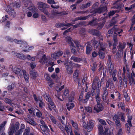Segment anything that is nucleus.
Masks as SVG:
<instances>
[{
  "label": "nucleus",
  "mask_w": 135,
  "mask_h": 135,
  "mask_svg": "<svg viewBox=\"0 0 135 135\" xmlns=\"http://www.w3.org/2000/svg\"><path fill=\"white\" fill-rule=\"evenodd\" d=\"M93 45L94 46V49L96 50L98 49L99 50V55L100 58L101 59H103L105 56V54L104 52V50L105 48L107 47V45L103 43L98 44H99L98 46L97 45L98 42L95 40H92Z\"/></svg>",
  "instance_id": "1"
},
{
  "label": "nucleus",
  "mask_w": 135,
  "mask_h": 135,
  "mask_svg": "<svg viewBox=\"0 0 135 135\" xmlns=\"http://www.w3.org/2000/svg\"><path fill=\"white\" fill-rule=\"evenodd\" d=\"M41 18L42 20L45 22H46L47 21V19L46 17L43 15L41 16Z\"/></svg>",
  "instance_id": "63"
},
{
  "label": "nucleus",
  "mask_w": 135,
  "mask_h": 135,
  "mask_svg": "<svg viewBox=\"0 0 135 135\" xmlns=\"http://www.w3.org/2000/svg\"><path fill=\"white\" fill-rule=\"evenodd\" d=\"M71 24H65L64 23H57L56 25V26L57 27H62L64 26H70Z\"/></svg>",
  "instance_id": "30"
},
{
  "label": "nucleus",
  "mask_w": 135,
  "mask_h": 135,
  "mask_svg": "<svg viewBox=\"0 0 135 135\" xmlns=\"http://www.w3.org/2000/svg\"><path fill=\"white\" fill-rule=\"evenodd\" d=\"M94 123V122L93 120H89L87 124L86 123H84L83 127L84 128L87 129V131L90 132L93 129Z\"/></svg>",
  "instance_id": "6"
},
{
  "label": "nucleus",
  "mask_w": 135,
  "mask_h": 135,
  "mask_svg": "<svg viewBox=\"0 0 135 135\" xmlns=\"http://www.w3.org/2000/svg\"><path fill=\"white\" fill-rule=\"evenodd\" d=\"M65 38L66 41L70 44V48L71 52L74 54H75L76 53V48L74 46L73 43L71 42V38L69 36H67Z\"/></svg>",
  "instance_id": "8"
},
{
  "label": "nucleus",
  "mask_w": 135,
  "mask_h": 135,
  "mask_svg": "<svg viewBox=\"0 0 135 135\" xmlns=\"http://www.w3.org/2000/svg\"><path fill=\"white\" fill-rule=\"evenodd\" d=\"M30 129L29 128L26 129L25 130V132L24 133L23 135H33V134L31 133L29 134Z\"/></svg>",
  "instance_id": "46"
},
{
  "label": "nucleus",
  "mask_w": 135,
  "mask_h": 135,
  "mask_svg": "<svg viewBox=\"0 0 135 135\" xmlns=\"http://www.w3.org/2000/svg\"><path fill=\"white\" fill-rule=\"evenodd\" d=\"M129 83L130 84H135V82L134 79L133 78L131 79L130 80Z\"/></svg>",
  "instance_id": "60"
},
{
  "label": "nucleus",
  "mask_w": 135,
  "mask_h": 135,
  "mask_svg": "<svg viewBox=\"0 0 135 135\" xmlns=\"http://www.w3.org/2000/svg\"><path fill=\"white\" fill-rule=\"evenodd\" d=\"M47 2L51 4V6L53 8H59L58 6L53 5L52 4L55 3V2L54 0H47Z\"/></svg>",
  "instance_id": "24"
},
{
  "label": "nucleus",
  "mask_w": 135,
  "mask_h": 135,
  "mask_svg": "<svg viewBox=\"0 0 135 135\" xmlns=\"http://www.w3.org/2000/svg\"><path fill=\"white\" fill-rule=\"evenodd\" d=\"M38 8L40 10H42L44 7L46 5V4L42 2H40L37 3Z\"/></svg>",
  "instance_id": "22"
},
{
  "label": "nucleus",
  "mask_w": 135,
  "mask_h": 135,
  "mask_svg": "<svg viewBox=\"0 0 135 135\" xmlns=\"http://www.w3.org/2000/svg\"><path fill=\"white\" fill-rule=\"evenodd\" d=\"M115 124L116 126V128L117 129H118V132L116 135H122V130L120 128L121 126V124L120 123V120H116L115 122Z\"/></svg>",
  "instance_id": "13"
},
{
  "label": "nucleus",
  "mask_w": 135,
  "mask_h": 135,
  "mask_svg": "<svg viewBox=\"0 0 135 135\" xmlns=\"http://www.w3.org/2000/svg\"><path fill=\"white\" fill-rule=\"evenodd\" d=\"M5 9L6 11L8 12L9 14L12 16H15L16 15V13L11 7H5Z\"/></svg>",
  "instance_id": "20"
},
{
  "label": "nucleus",
  "mask_w": 135,
  "mask_h": 135,
  "mask_svg": "<svg viewBox=\"0 0 135 135\" xmlns=\"http://www.w3.org/2000/svg\"><path fill=\"white\" fill-rule=\"evenodd\" d=\"M98 128L99 131V135H101L103 130L102 125L100 124H99L98 126Z\"/></svg>",
  "instance_id": "26"
},
{
  "label": "nucleus",
  "mask_w": 135,
  "mask_h": 135,
  "mask_svg": "<svg viewBox=\"0 0 135 135\" xmlns=\"http://www.w3.org/2000/svg\"><path fill=\"white\" fill-rule=\"evenodd\" d=\"M33 97L36 101L37 102H39V107H41L45 105V104L42 101V99L41 97H39L37 99L35 95H33Z\"/></svg>",
  "instance_id": "14"
},
{
  "label": "nucleus",
  "mask_w": 135,
  "mask_h": 135,
  "mask_svg": "<svg viewBox=\"0 0 135 135\" xmlns=\"http://www.w3.org/2000/svg\"><path fill=\"white\" fill-rule=\"evenodd\" d=\"M74 42L75 44L76 45V46L77 47H80V48L81 49H83V47L82 46H81L79 44V43L78 41H74Z\"/></svg>",
  "instance_id": "54"
},
{
  "label": "nucleus",
  "mask_w": 135,
  "mask_h": 135,
  "mask_svg": "<svg viewBox=\"0 0 135 135\" xmlns=\"http://www.w3.org/2000/svg\"><path fill=\"white\" fill-rule=\"evenodd\" d=\"M43 96L46 99L47 101V100H48V98L50 97L49 95L46 94H45Z\"/></svg>",
  "instance_id": "62"
},
{
  "label": "nucleus",
  "mask_w": 135,
  "mask_h": 135,
  "mask_svg": "<svg viewBox=\"0 0 135 135\" xmlns=\"http://www.w3.org/2000/svg\"><path fill=\"white\" fill-rule=\"evenodd\" d=\"M90 95V93L89 92H88L86 95V99H84L83 101V103H85L87 102L88 101V99H89V97Z\"/></svg>",
  "instance_id": "33"
},
{
  "label": "nucleus",
  "mask_w": 135,
  "mask_h": 135,
  "mask_svg": "<svg viewBox=\"0 0 135 135\" xmlns=\"http://www.w3.org/2000/svg\"><path fill=\"white\" fill-rule=\"evenodd\" d=\"M31 77L33 79H35L38 76L37 73L34 72H31Z\"/></svg>",
  "instance_id": "42"
},
{
  "label": "nucleus",
  "mask_w": 135,
  "mask_h": 135,
  "mask_svg": "<svg viewBox=\"0 0 135 135\" xmlns=\"http://www.w3.org/2000/svg\"><path fill=\"white\" fill-rule=\"evenodd\" d=\"M70 123L72 124L73 127H74L75 129V130H77L78 129V128L77 124L76 123L74 122L72 120H70Z\"/></svg>",
  "instance_id": "34"
},
{
  "label": "nucleus",
  "mask_w": 135,
  "mask_h": 135,
  "mask_svg": "<svg viewBox=\"0 0 135 135\" xmlns=\"http://www.w3.org/2000/svg\"><path fill=\"white\" fill-rule=\"evenodd\" d=\"M36 116L38 117H41L42 114L38 110V111L36 113Z\"/></svg>",
  "instance_id": "55"
},
{
  "label": "nucleus",
  "mask_w": 135,
  "mask_h": 135,
  "mask_svg": "<svg viewBox=\"0 0 135 135\" xmlns=\"http://www.w3.org/2000/svg\"><path fill=\"white\" fill-rule=\"evenodd\" d=\"M56 52H54L51 54V57H50V62H53L55 61L56 60L58 59Z\"/></svg>",
  "instance_id": "21"
},
{
  "label": "nucleus",
  "mask_w": 135,
  "mask_h": 135,
  "mask_svg": "<svg viewBox=\"0 0 135 135\" xmlns=\"http://www.w3.org/2000/svg\"><path fill=\"white\" fill-rule=\"evenodd\" d=\"M105 131L104 134L105 135H110L112 133L110 131H109V127L108 126H106L105 127Z\"/></svg>",
  "instance_id": "25"
},
{
  "label": "nucleus",
  "mask_w": 135,
  "mask_h": 135,
  "mask_svg": "<svg viewBox=\"0 0 135 135\" xmlns=\"http://www.w3.org/2000/svg\"><path fill=\"white\" fill-rule=\"evenodd\" d=\"M65 66H67V72L69 74H71L73 72V71L71 68L73 66V64L72 62H69V65H67L65 63Z\"/></svg>",
  "instance_id": "19"
},
{
  "label": "nucleus",
  "mask_w": 135,
  "mask_h": 135,
  "mask_svg": "<svg viewBox=\"0 0 135 135\" xmlns=\"http://www.w3.org/2000/svg\"><path fill=\"white\" fill-rule=\"evenodd\" d=\"M24 73L23 74V75L24 78L27 83L28 82V81L29 79V76L28 74L26 73V71H24Z\"/></svg>",
  "instance_id": "27"
},
{
  "label": "nucleus",
  "mask_w": 135,
  "mask_h": 135,
  "mask_svg": "<svg viewBox=\"0 0 135 135\" xmlns=\"http://www.w3.org/2000/svg\"><path fill=\"white\" fill-rule=\"evenodd\" d=\"M47 101L48 102V108L50 110H53L55 111L56 109L55 105L50 97L48 98Z\"/></svg>",
  "instance_id": "9"
},
{
  "label": "nucleus",
  "mask_w": 135,
  "mask_h": 135,
  "mask_svg": "<svg viewBox=\"0 0 135 135\" xmlns=\"http://www.w3.org/2000/svg\"><path fill=\"white\" fill-rule=\"evenodd\" d=\"M6 123V121H4L1 124L0 126V131L4 129V126Z\"/></svg>",
  "instance_id": "45"
},
{
  "label": "nucleus",
  "mask_w": 135,
  "mask_h": 135,
  "mask_svg": "<svg viewBox=\"0 0 135 135\" xmlns=\"http://www.w3.org/2000/svg\"><path fill=\"white\" fill-rule=\"evenodd\" d=\"M41 11H42L44 14H46V15H49V14L48 11L46 9H44V8Z\"/></svg>",
  "instance_id": "61"
},
{
  "label": "nucleus",
  "mask_w": 135,
  "mask_h": 135,
  "mask_svg": "<svg viewBox=\"0 0 135 135\" xmlns=\"http://www.w3.org/2000/svg\"><path fill=\"white\" fill-rule=\"evenodd\" d=\"M68 99L69 102L66 105L67 109L69 110H70L73 108L75 106V105L74 103L73 98V97L69 98Z\"/></svg>",
  "instance_id": "10"
},
{
  "label": "nucleus",
  "mask_w": 135,
  "mask_h": 135,
  "mask_svg": "<svg viewBox=\"0 0 135 135\" xmlns=\"http://www.w3.org/2000/svg\"><path fill=\"white\" fill-rule=\"evenodd\" d=\"M97 120L102 125H105L107 124L105 121L104 119L100 118H98L97 119Z\"/></svg>",
  "instance_id": "41"
},
{
  "label": "nucleus",
  "mask_w": 135,
  "mask_h": 135,
  "mask_svg": "<svg viewBox=\"0 0 135 135\" xmlns=\"http://www.w3.org/2000/svg\"><path fill=\"white\" fill-rule=\"evenodd\" d=\"M56 54H57V56L58 58L59 56H61L63 54V52L62 51H58L57 52H56Z\"/></svg>",
  "instance_id": "57"
},
{
  "label": "nucleus",
  "mask_w": 135,
  "mask_h": 135,
  "mask_svg": "<svg viewBox=\"0 0 135 135\" xmlns=\"http://www.w3.org/2000/svg\"><path fill=\"white\" fill-rule=\"evenodd\" d=\"M40 62L42 64L47 63L52 66H53L54 65L53 62H50V57L49 56L46 57L45 55H44L40 59Z\"/></svg>",
  "instance_id": "7"
},
{
  "label": "nucleus",
  "mask_w": 135,
  "mask_h": 135,
  "mask_svg": "<svg viewBox=\"0 0 135 135\" xmlns=\"http://www.w3.org/2000/svg\"><path fill=\"white\" fill-rule=\"evenodd\" d=\"M15 55L20 59H23V60L26 59V58L24 56V55L23 54H19L16 53L15 54Z\"/></svg>",
  "instance_id": "35"
},
{
  "label": "nucleus",
  "mask_w": 135,
  "mask_h": 135,
  "mask_svg": "<svg viewBox=\"0 0 135 135\" xmlns=\"http://www.w3.org/2000/svg\"><path fill=\"white\" fill-rule=\"evenodd\" d=\"M79 71L78 70H76L74 74V78L75 81L77 80V77L78 75Z\"/></svg>",
  "instance_id": "37"
},
{
  "label": "nucleus",
  "mask_w": 135,
  "mask_h": 135,
  "mask_svg": "<svg viewBox=\"0 0 135 135\" xmlns=\"http://www.w3.org/2000/svg\"><path fill=\"white\" fill-rule=\"evenodd\" d=\"M107 95L108 92L107 89L105 88L104 89V93L103 95V98L104 100H105L107 99Z\"/></svg>",
  "instance_id": "28"
},
{
  "label": "nucleus",
  "mask_w": 135,
  "mask_h": 135,
  "mask_svg": "<svg viewBox=\"0 0 135 135\" xmlns=\"http://www.w3.org/2000/svg\"><path fill=\"white\" fill-rule=\"evenodd\" d=\"M44 77L49 82L52 83V80L50 79L49 75L47 74H46L45 75Z\"/></svg>",
  "instance_id": "40"
},
{
  "label": "nucleus",
  "mask_w": 135,
  "mask_h": 135,
  "mask_svg": "<svg viewBox=\"0 0 135 135\" xmlns=\"http://www.w3.org/2000/svg\"><path fill=\"white\" fill-rule=\"evenodd\" d=\"M126 46L125 44H123L119 43V45L118 50L121 51L123 50L125 47Z\"/></svg>",
  "instance_id": "31"
},
{
  "label": "nucleus",
  "mask_w": 135,
  "mask_h": 135,
  "mask_svg": "<svg viewBox=\"0 0 135 135\" xmlns=\"http://www.w3.org/2000/svg\"><path fill=\"white\" fill-rule=\"evenodd\" d=\"M24 71L22 70H21L20 69L17 68H14L13 69V71L14 73L15 74H17L20 77L23 76V74L24 73Z\"/></svg>",
  "instance_id": "16"
},
{
  "label": "nucleus",
  "mask_w": 135,
  "mask_h": 135,
  "mask_svg": "<svg viewBox=\"0 0 135 135\" xmlns=\"http://www.w3.org/2000/svg\"><path fill=\"white\" fill-rule=\"evenodd\" d=\"M98 90V89H97V95L95 96V98L97 104L100 103V98L99 96V94Z\"/></svg>",
  "instance_id": "36"
},
{
  "label": "nucleus",
  "mask_w": 135,
  "mask_h": 135,
  "mask_svg": "<svg viewBox=\"0 0 135 135\" xmlns=\"http://www.w3.org/2000/svg\"><path fill=\"white\" fill-rule=\"evenodd\" d=\"M41 128L44 132H47L48 131V128L47 126L46 125H45L44 126H41Z\"/></svg>",
  "instance_id": "39"
},
{
  "label": "nucleus",
  "mask_w": 135,
  "mask_h": 135,
  "mask_svg": "<svg viewBox=\"0 0 135 135\" xmlns=\"http://www.w3.org/2000/svg\"><path fill=\"white\" fill-rule=\"evenodd\" d=\"M6 39L8 41L12 42L13 41L16 43L17 44H21V47H23L24 48L26 49V50H24L25 52L28 51L30 50H32L33 48V47L32 46H26L27 43L25 41H19L15 39L13 40L10 37L7 36L6 38Z\"/></svg>",
  "instance_id": "2"
},
{
  "label": "nucleus",
  "mask_w": 135,
  "mask_h": 135,
  "mask_svg": "<svg viewBox=\"0 0 135 135\" xmlns=\"http://www.w3.org/2000/svg\"><path fill=\"white\" fill-rule=\"evenodd\" d=\"M12 5H13V7L16 8L19 7L20 6V4L18 2H16L15 3L12 4Z\"/></svg>",
  "instance_id": "51"
},
{
  "label": "nucleus",
  "mask_w": 135,
  "mask_h": 135,
  "mask_svg": "<svg viewBox=\"0 0 135 135\" xmlns=\"http://www.w3.org/2000/svg\"><path fill=\"white\" fill-rule=\"evenodd\" d=\"M51 77L52 78L54 79L55 80H57L58 79L57 75L55 74H52L51 76Z\"/></svg>",
  "instance_id": "53"
},
{
  "label": "nucleus",
  "mask_w": 135,
  "mask_h": 135,
  "mask_svg": "<svg viewBox=\"0 0 135 135\" xmlns=\"http://www.w3.org/2000/svg\"><path fill=\"white\" fill-rule=\"evenodd\" d=\"M4 101L5 102L9 104H10L11 102V100L7 98H5Z\"/></svg>",
  "instance_id": "59"
},
{
  "label": "nucleus",
  "mask_w": 135,
  "mask_h": 135,
  "mask_svg": "<svg viewBox=\"0 0 135 135\" xmlns=\"http://www.w3.org/2000/svg\"><path fill=\"white\" fill-rule=\"evenodd\" d=\"M28 118H25L24 119L28 123L30 124L31 125L35 126L36 125V123L33 120V119L29 117V115L28 116Z\"/></svg>",
  "instance_id": "15"
},
{
  "label": "nucleus",
  "mask_w": 135,
  "mask_h": 135,
  "mask_svg": "<svg viewBox=\"0 0 135 135\" xmlns=\"http://www.w3.org/2000/svg\"><path fill=\"white\" fill-rule=\"evenodd\" d=\"M19 124L18 122H16L15 125L14 126L13 124H11L9 128V135H13L14 132L17 131L19 128Z\"/></svg>",
  "instance_id": "4"
},
{
  "label": "nucleus",
  "mask_w": 135,
  "mask_h": 135,
  "mask_svg": "<svg viewBox=\"0 0 135 135\" xmlns=\"http://www.w3.org/2000/svg\"><path fill=\"white\" fill-rule=\"evenodd\" d=\"M87 112L89 113H91L92 110L91 108L90 107H87L85 108Z\"/></svg>",
  "instance_id": "49"
},
{
  "label": "nucleus",
  "mask_w": 135,
  "mask_h": 135,
  "mask_svg": "<svg viewBox=\"0 0 135 135\" xmlns=\"http://www.w3.org/2000/svg\"><path fill=\"white\" fill-rule=\"evenodd\" d=\"M113 29H112L110 30H109L107 33V37H109L110 36H111L112 34L113 33Z\"/></svg>",
  "instance_id": "52"
},
{
  "label": "nucleus",
  "mask_w": 135,
  "mask_h": 135,
  "mask_svg": "<svg viewBox=\"0 0 135 135\" xmlns=\"http://www.w3.org/2000/svg\"><path fill=\"white\" fill-rule=\"evenodd\" d=\"M128 120L127 121L128 123H128L129 126L130 127H132V125L131 123V122L130 121L132 119L131 117L130 116H128Z\"/></svg>",
  "instance_id": "48"
},
{
  "label": "nucleus",
  "mask_w": 135,
  "mask_h": 135,
  "mask_svg": "<svg viewBox=\"0 0 135 135\" xmlns=\"http://www.w3.org/2000/svg\"><path fill=\"white\" fill-rule=\"evenodd\" d=\"M123 94L126 101L127 102L129 101V100L130 98L127 93L126 92H124Z\"/></svg>",
  "instance_id": "43"
},
{
  "label": "nucleus",
  "mask_w": 135,
  "mask_h": 135,
  "mask_svg": "<svg viewBox=\"0 0 135 135\" xmlns=\"http://www.w3.org/2000/svg\"><path fill=\"white\" fill-rule=\"evenodd\" d=\"M98 3L97 2L95 3L93 6V11H92L94 13H100L102 12H104L107 10V8L106 7L102 8V9L99 8L98 9H96L98 5Z\"/></svg>",
  "instance_id": "5"
},
{
  "label": "nucleus",
  "mask_w": 135,
  "mask_h": 135,
  "mask_svg": "<svg viewBox=\"0 0 135 135\" xmlns=\"http://www.w3.org/2000/svg\"><path fill=\"white\" fill-rule=\"evenodd\" d=\"M26 4H25V7H28V9L30 11L32 12H35L37 11V9L35 7L30 0H26L25 1Z\"/></svg>",
  "instance_id": "3"
},
{
  "label": "nucleus",
  "mask_w": 135,
  "mask_h": 135,
  "mask_svg": "<svg viewBox=\"0 0 135 135\" xmlns=\"http://www.w3.org/2000/svg\"><path fill=\"white\" fill-rule=\"evenodd\" d=\"M98 55V53L95 51H94L92 53V56L93 57H96Z\"/></svg>",
  "instance_id": "58"
},
{
  "label": "nucleus",
  "mask_w": 135,
  "mask_h": 135,
  "mask_svg": "<svg viewBox=\"0 0 135 135\" xmlns=\"http://www.w3.org/2000/svg\"><path fill=\"white\" fill-rule=\"evenodd\" d=\"M99 85H93V88L91 90V95L92 96L97 95V89H98L99 94H100V90Z\"/></svg>",
  "instance_id": "11"
},
{
  "label": "nucleus",
  "mask_w": 135,
  "mask_h": 135,
  "mask_svg": "<svg viewBox=\"0 0 135 135\" xmlns=\"http://www.w3.org/2000/svg\"><path fill=\"white\" fill-rule=\"evenodd\" d=\"M69 95V91L68 89H65L64 90L62 96L65 98L68 97Z\"/></svg>",
  "instance_id": "32"
},
{
  "label": "nucleus",
  "mask_w": 135,
  "mask_h": 135,
  "mask_svg": "<svg viewBox=\"0 0 135 135\" xmlns=\"http://www.w3.org/2000/svg\"><path fill=\"white\" fill-rule=\"evenodd\" d=\"M113 39L114 43L113 45V49L112 50V52L113 53H115L117 51L116 46L117 44L118 43L117 38L116 36L113 37Z\"/></svg>",
  "instance_id": "18"
},
{
  "label": "nucleus",
  "mask_w": 135,
  "mask_h": 135,
  "mask_svg": "<svg viewBox=\"0 0 135 135\" xmlns=\"http://www.w3.org/2000/svg\"><path fill=\"white\" fill-rule=\"evenodd\" d=\"M49 116L50 119L51 120L52 123L55 124L57 125L58 122L56 120L55 118L51 115H50Z\"/></svg>",
  "instance_id": "29"
},
{
  "label": "nucleus",
  "mask_w": 135,
  "mask_h": 135,
  "mask_svg": "<svg viewBox=\"0 0 135 135\" xmlns=\"http://www.w3.org/2000/svg\"><path fill=\"white\" fill-rule=\"evenodd\" d=\"M135 7V4H133L131 5L130 7H126L125 8V9L126 11H129L131 10L132 8Z\"/></svg>",
  "instance_id": "50"
},
{
  "label": "nucleus",
  "mask_w": 135,
  "mask_h": 135,
  "mask_svg": "<svg viewBox=\"0 0 135 135\" xmlns=\"http://www.w3.org/2000/svg\"><path fill=\"white\" fill-rule=\"evenodd\" d=\"M15 113L18 114H22L23 113V111L22 110H20L18 111H15Z\"/></svg>",
  "instance_id": "56"
},
{
  "label": "nucleus",
  "mask_w": 135,
  "mask_h": 135,
  "mask_svg": "<svg viewBox=\"0 0 135 135\" xmlns=\"http://www.w3.org/2000/svg\"><path fill=\"white\" fill-rule=\"evenodd\" d=\"M64 88V86L63 85H57L55 87V89L56 91H57V94H55V96L58 99L61 101H62V100L61 99H60L59 97V92L61 91Z\"/></svg>",
  "instance_id": "12"
},
{
  "label": "nucleus",
  "mask_w": 135,
  "mask_h": 135,
  "mask_svg": "<svg viewBox=\"0 0 135 135\" xmlns=\"http://www.w3.org/2000/svg\"><path fill=\"white\" fill-rule=\"evenodd\" d=\"M103 109V107L102 105L100 103L97 104V105L94 108V110L97 113L99 112Z\"/></svg>",
  "instance_id": "17"
},
{
  "label": "nucleus",
  "mask_w": 135,
  "mask_h": 135,
  "mask_svg": "<svg viewBox=\"0 0 135 135\" xmlns=\"http://www.w3.org/2000/svg\"><path fill=\"white\" fill-rule=\"evenodd\" d=\"M92 49L91 45L89 43H87L86 47V54H90Z\"/></svg>",
  "instance_id": "23"
},
{
  "label": "nucleus",
  "mask_w": 135,
  "mask_h": 135,
  "mask_svg": "<svg viewBox=\"0 0 135 135\" xmlns=\"http://www.w3.org/2000/svg\"><path fill=\"white\" fill-rule=\"evenodd\" d=\"M36 65V64L33 62L31 63L30 64L31 67L32 69L34 68L35 67Z\"/></svg>",
  "instance_id": "64"
},
{
  "label": "nucleus",
  "mask_w": 135,
  "mask_h": 135,
  "mask_svg": "<svg viewBox=\"0 0 135 135\" xmlns=\"http://www.w3.org/2000/svg\"><path fill=\"white\" fill-rule=\"evenodd\" d=\"M119 116L118 114H117L114 115L113 117V120H116L119 121L120 120V118H119Z\"/></svg>",
  "instance_id": "44"
},
{
  "label": "nucleus",
  "mask_w": 135,
  "mask_h": 135,
  "mask_svg": "<svg viewBox=\"0 0 135 135\" xmlns=\"http://www.w3.org/2000/svg\"><path fill=\"white\" fill-rule=\"evenodd\" d=\"M126 128H127V133L128 134V135H131V133L130 131V126H129V125L128 124V123H126Z\"/></svg>",
  "instance_id": "47"
},
{
  "label": "nucleus",
  "mask_w": 135,
  "mask_h": 135,
  "mask_svg": "<svg viewBox=\"0 0 135 135\" xmlns=\"http://www.w3.org/2000/svg\"><path fill=\"white\" fill-rule=\"evenodd\" d=\"M71 60H73L76 62H79L80 60V59L74 56H72L71 58Z\"/></svg>",
  "instance_id": "38"
}]
</instances>
